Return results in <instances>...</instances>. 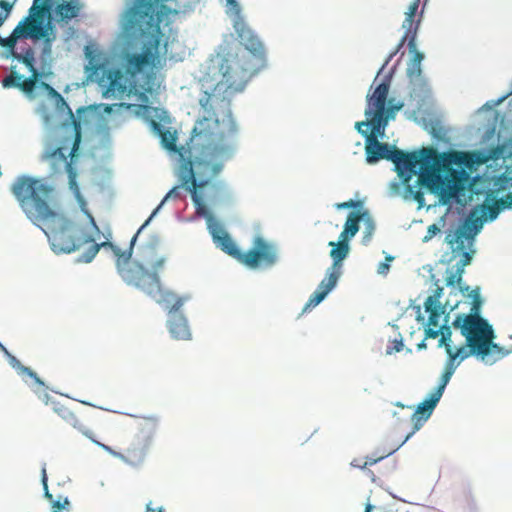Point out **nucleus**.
<instances>
[{"label":"nucleus","mask_w":512,"mask_h":512,"mask_svg":"<svg viewBox=\"0 0 512 512\" xmlns=\"http://www.w3.org/2000/svg\"><path fill=\"white\" fill-rule=\"evenodd\" d=\"M11 192L27 218L48 237L54 252L69 254L88 245L77 261L90 263L100 248H110L116 256L118 272L128 285L138 288L150 297L159 296L157 301L165 304L170 313H177L184 304L185 298L161 288L158 274L164 268V257L155 260L143 258V263H139L131 260L133 246L127 251H121L108 241L96 243L91 230L99 232V228L93 216L86 212L90 221L88 227L53 209L49 201L54 188L45 179L20 176L12 184Z\"/></svg>","instance_id":"obj_1"},{"label":"nucleus","mask_w":512,"mask_h":512,"mask_svg":"<svg viewBox=\"0 0 512 512\" xmlns=\"http://www.w3.org/2000/svg\"><path fill=\"white\" fill-rule=\"evenodd\" d=\"M389 80L378 84L366 96V120L355 123V129L365 137L366 161L374 164L381 159L394 163L404 186V199H413L421 209L425 206L424 191L433 194L438 203L448 205V151L439 153L432 146L405 152L378 139L394 120L403 103L388 99Z\"/></svg>","instance_id":"obj_2"},{"label":"nucleus","mask_w":512,"mask_h":512,"mask_svg":"<svg viewBox=\"0 0 512 512\" xmlns=\"http://www.w3.org/2000/svg\"><path fill=\"white\" fill-rule=\"evenodd\" d=\"M482 217H474L471 214L464 222L463 229L457 231L455 247H451L450 262L456 261L454 271L450 272V296L460 294L464 303L470 306V314H459L452 322V326L460 329L466 338V346H461L455 351L450 349V366L455 362L458 364L471 355H476L486 364H493L512 353V350H505L504 347L493 343L495 338L492 326L478 314L481 304L478 290H471L462 281L464 268L469 265L475 254L472 248L474 236L483 226ZM462 300H457L454 305L450 304V312L458 308Z\"/></svg>","instance_id":"obj_3"},{"label":"nucleus","mask_w":512,"mask_h":512,"mask_svg":"<svg viewBox=\"0 0 512 512\" xmlns=\"http://www.w3.org/2000/svg\"><path fill=\"white\" fill-rule=\"evenodd\" d=\"M208 142L203 156L186 160L180 166L182 185L191 193L198 214L206 213L205 201H215L226 190L224 182H212L232 158L237 125L230 113L221 119L203 117L194 128Z\"/></svg>","instance_id":"obj_4"},{"label":"nucleus","mask_w":512,"mask_h":512,"mask_svg":"<svg viewBox=\"0 0 512 512\" xmlns=\"http://www.w3.org/2000/svg\"><path fill=\"white\" fill-rule=\"evenodd\" d=\"M168 0H126L120 17L123 33L143 43V51L127 57L125 70L136 76L148 66H155L159 60V47L164 37L162 25L170 23L175 13L165 5Z\"/></svg>","instance_id":"obj_5"},{"label":"nucleus","mask_w":512,"mask_h":512,"mask_svg":"<svg viewBox=\"0 0 512 512\" xmlns=\"http://www.w3.org/2000/svg\"><path fill=\"white\" fill-rule=\"evenodd\" d=\"M241 47L228 52L220 64L221 79L211 92L204 91L199 105L208 114L207 118L218 117L216 110L221 107L223 117L231 113V98L242 92L249 80L261 69L265 61V49L260 40L240 41Z\"/></svg>","instance_id":"obj_6"},{"label":"nucleus","mask_w":512,"mask_h":512,"mask_svg":"<svg viewBox=\"0 0 512 512\" xmlns=\"http://www.w3.org/2000/svg\"><path fill=\"white\" fill-rule=\"evenodd\" d=\"M501 152L499 147L492 148L488 152L481 150L462 152L450 149V201L454 200L462 206L469 203L475 193L471 174L479 166L498 159Z\"/></svg>","instance_id":"obj_7"},{"label":"nucleus","mask_w":512,"mask_h":512,"mask_svg":"<svg viewBox=\"0 0 512 512\" xmlns=\"http://www.w3.org/2000/svg\"><path fill=\"white\" fill-rule=\"evenodd\" d=\"M52 5V0H33L29 15L17 24L10 36L7 38L0 36V46L10 50L13 55L16 43L20 38L43 39L44 51L50 52L56 35L51 21L48 20L44 25V20L50 18Z\"/></svg>","instance_id":"obj_8"},{"label":"nucleus","mask_w":512,"mask_h":512,"mask_svg":"<svg viewBox=\"0 0 512 512\" xmlns=\"http://www.w3.org/2000/svg\"><path fill=\"white\" fill-rule=\"evenodd\" d=\"M210 232L217 247L250 269H257L260 266L271 267L277 262L275 246L262 237L258 236L254 239L250 250L241 252L219 223L210 225Z\"/></svg>","instance_id":"obj_9"},{"label":"nucleus","mask_w":512,"mask_h":512,"mask_svg":"<svg viewBox=\"0 0 512 512\" xmlns=\"http://www.w3.org/2000/svg\"><path fill=\"white\" fill-rule=\"evenodd\" d=\"M448 384V365L444 368L441 374L440 382L431 393L418 404L416 409L412 406H405L401 403H396V406L400 408L399 411L393 412V417L396 419V424L401 426L405 423H410L411 428L406 434L404 440L398 446L403 445L414 433H416L424 425V423L432 415L436 405L441 399L446 385Z\"/></svg>","instance_id":"obj_10"},{"label":"nucleus","mask_w":512,"mask_h":512,"mask_svg":"<svg viewBox=\"0 0 512 512\" xmlns=\"http://www.w3.org/2000/svg\"><path fill=\"white\" fill-rule=\"evenodd\" d=\"M99 85L104 88L103 96L123 99L137 92V80L121 69L103 70Z\"/></svg>","instance_id":"obj_11"},{"label":"nucleus","mask_w":512,"mask_h":512,"mask_svg":"<svg viewBox=\"0 0 512 512\" xmlns=\"http://www.w3.org/2000/svg\"><path fill=\"white\" fill-rule=\"evenodd\" d=\"M151 437L149 435H136L124 451H117L111 446L94 441L111 456L121 460L131 467L141 466L146 458Z\"/></svg>","instance_id":"obj_12"},{"label":"nucleus","mask_w":512,"mask_h":512,"mask_svg":"<svg viewBox=\"0 0 512 512\" xmlns=\"http://www.w3.org/2000/svg\"><path fill=\"white\" fill-rule=\"evenodd\" d=\"M442 288H438L433 295L427 297L424 302L425 311L428 315L427 328L425 329L426 338H437L439 335V346L444 345L448 351L447 337L445 330L448 331L446 323L440 325L439 319L444 314V306L439 301Z\"/></svg>","instance_id":"obj_13"},{"label":"nucleus","mask_w":512,"mask_h":512,"mask_svg":"<svg viewBox=\"0 0 512 512\" xmlns=\"http://www.w3.org/2000/svg\"><path fill=\"white\" fill-rule=\"evenodd\" d=\"M361 212H350L344 225L343 231L340 233L339 241H330L329 246L332 248L330 257L333 260L334 266L342 267L343 260L348 256L350 247L349 240L353 238L359 231V222L362 219Z\"/></svg>","instance_id":"obj_14"},{"label":"nucleus","mask_w":512,"mask_h":512,"mask_svg":"<svg viewBox=\"0 0 512 512\" xmlns=\"http://www.w3.org/2000/svg\"><path fill=\"white\" fill-rule=\"evenodd\" d=\"M421 0H413L408 7V11L405 13V19L402 23V28L405 30L403 37L401 38L399 44L397 45L395 51H393L386 63H388L403 47L405 42H407L408 48L411 50H415V40L420 24V19L415 20L419 5Z\"/></svg>","instance_id":"obj_15"},{"label":"nucleus","mask_w":512,"mask_h":512,"mask_svg":"<svg viewBox=\"0 0 512 512\" xmlns=\"http://www.w3.org/2000/svg\"><path fill=\"white\" fill-rule=\"evenodd\" d=\"M341 274L342 267H335L334 263H332L331 267L327 271V276L320 282L317 289L310 296L305 305V310L317 306L322 300H324L329 292L336 286Z\"/></svg>","instance_id":"obj_16"},{"label":"nucleus","mask_w":512,"mask_h":512,"mask_svg":"<svg viewBox=\"0 0 512 512\" xmlns=\"http://www.w3.org/2000/svg\"><path fill=\"white\" fill-rule=\"evenodd\" d=\"M79 143H80V134L77 133L75 136L73 147H72L71 151L69 152V154L66 153V148H64V147H57L49 153L50 158L59 160V161L65 163V169H66V172L68 174V179H69V187L76 195L80 194L79 187H78V184L76 181L77 171L73 167L72 162L67 161V157L70 156L71 158H73L75 156V153L77 152V150L79 148Z\"/></svg>","instance_id":"obj_17"},{"label":"nucleus","mask_w":512,"mask_h":512,"mask_svg":"<svg viewBox=\"0 0 512 512\" xmlns=\"http://www.w3.org/2000/svg\"><path fill=\"white\" fill-rule=\"evenodd\" d=\"M228 14L233 19V27L240 41L259 40L253 31L247 26L241 15V7L236 0H226Z\"/></svg>","instance_id":"obj_18"},{"label":"nucleus","mask_w":512,"mask_h":512,"mask_svg":"<svg viewBox=\"0 0 512 512\" xmlns=\"http://www.w3.org/2000/svg\"><path fill=\"white\" fill-rule=\"evenodd\" d=\"M54 411L69 425L79 430L82 434L90 438L93 442V432L88 429L81 417L64 405H56Z\"/></svg>","instance_id":"obj_19"},{"label":"nucleus","mask_w":512,"mask_h":512,"mask_svg":"<svg viewBox=\"0 0 512 512\" xmlns=\"http://www.w3.org/2000/svg\"><path fill=\"white\" fill-rule=\"evenodd\" d=\"M169 332L177 340H188L191 332L186 318L179 313H174L169 320Z\"/></svg>","instance_id":"obj_20"},{"label":"nucleus","mask_w":512,"mask_h":512,"mask_svg":"<svg viewBox=\"0 0 512 512\" xmlns=\"http://www.w3.org/2000/svg\"><path fill=\"white\" fill-rule=\"evenodd\" d=\"M81 11L79 0H69L59 3L55 8V18L57 22H68L76 18Z\"/></svg>","instance_id":"obj_21"},{"label":"nucleus","mask_w":512,"mask_h":512,"mask_svg":"<svg viewBox=\"0 0 512 512\" xmlns=\"http://www.w3.org/2000/svg\"><path fill=\"white\" fill-rule=\"evenodd\" d=\"M153 129L159 134L161 143L163 146L172 152L177 151V136L175 132H171L168 129H164L159 123L152 121Z\"/></svg>","instance_id":"obj_22"},{"label":"nucleus","mask_w":512,"mask_h":512,"mask_svg":"<svg viewBox=\"0 0 512 512\" xmlns=\"http://www.w3.org/2000/svg\"><path fill=\"white\" fill-rule=\"evenodd\" d=\"M486 201H491V203L482 204V218L485 221H494L502 211L494 198V191L487 193Z\"/></svg>","instance_id":"obj_23"},{"label":"nucleus","mask_w":512,"mask_h":512,"mask_svg":"<svg viewBox=\"0 0 512 512\" xmlns=\"http://www.w3.org/2000/svg\"><path fill=\"white\" fill-rule=\"evenodd\" d=\"M4 352L8 356L9 364L16 369L19 374L27 375L39 386H44V382L31 368L24 366L15 356L11 355L8 350H5Z\"/></svg>","instance_id":"obj_24"},{"label":"nucleus","mask_w":512,"mask_h":512,"mask_svg":"<svg viewBox=\"0 0 512 512\" xmlns=\"http://www.w3.org/2000/svg\"><path fill=\"white\" fill-rule=\"evenodd\" d=\"M42 483L45 489V497L52 503V512H62L63 510L68 509V506L70 505L68 498L65 497L63 500L59 498L58 500L53 501V496L48 492L47 488V475L45 468L42 470Z\"/></svg>","instance_id":"obj_25"},{"label":"nucleus","mask_w":512,"mask_h":512,"mask_svg":"<svg viewBox=\"0 0 512 512\" xmlns=\"http://www.w3.org/2000/svg\"><path fill=\"white\" fill-rule=\"evenodd\" d=\"M13 58L23 63L29 69L30 73L38 71L35 67V52L31 47L27 48L23 54L13 52Z\"/></svg>","instance_id":"obj_26"},{"label":"nucleus","mask_w":512,"mask_h":512,"mask_svg":"<svg viewBox=\"0 0 512 512\" xmlns=\"http://www.w3.org/2000/svg\"><path fill=\"white\" fill-rule=\"evenodd\" d=\"M180 197V192L178 187L172 188L164 197V199L161 201L160 205L153 211L152 215L146 220V222L140 227V229L137 231V233L133 236L131 239V246L134 245L137 236L142 231V229L149 223L150 219L157 213V211L161 208V206L168 200V199H178Z\"/></svg>","instance_id":"obj_27"},{"label":"nucleus","mask_w":512,"mask_h":512,"mask_svg":"<svg viewBox=\"0 0 512 512\" xmlns=\"http://www.w3.org/2000/svg\"><path fill=\"white\" fill-rule=\"evenodd\" d=\"M39 76H40V74L38 71H33V73H31L30 77L25 78V79L22 78L19 81L18 88L25 93H31L36 86Z\"/></svg>","instance_id":"obj_28"},{"label":"nucleus","mask_w":512,"mask_h":512,"mask_svg":"<svg viewBox=\"0 0 512 512\" xmlns=\"http://www.w3.org/2000/svg\"><path fill=\"white\" fill-rule=\"evenodd\" d=\"M14 7V2H9L7 0H0V27L4 24V22L10 16Z\"/></svg>","instance_id":"obj_29"},{"label":"nucleus","mask_w":512,"mask_h":512,"mask_svg":"<svg viewBox=\"0 0 512 512\" xmlns=\"http://www.w3.org/2000/svg\"><path fill=\"white\" fill-rule=\"evenodd\" d=\"M409 50H410V52L413 53L411 67L409 68V70L411 71L412 74L415 73V74L419 75L421 73L420 65H421V61L424 58V55L421 52H419L416 48H415V50H411V49H409Z\"/></svg>","instance_id":"obj_30"},{"label":"nucleus","mask_w":512,"mask_h":512,"mask_svg":"<svg viewBox=\"0 0 512 512\" xmlns=\"http://www.w3.org/2000/svg\"><path fill=\"white\" fill-rule=\"evenodd\" d=\"M23 78L22 75L18 74L17 72H11L10 75L4 78L2 81V85L5 88L10 87H17L19 86V81Z\"/></svg>","instance_id":"obj_31"},{"label":"nucleus","mask_w":512,"mask_h":512,"mask_svg":"<svg viewBox=\"0 0 512 512\" xmlns=\"http://www.w3.org/2000/svg\"><path fill=\"white\" fill-rule=\"evenodd\" d=\"M404 347L402 337L395 338L390 342V345L387 347V354H392L395 352H400Z\"/></svg>","instance_id":"obj_32"},{"label":"nucleus","mask_w":512,"mask_h":512,"mask_svg":"<svg viewBox=\"0 0 512 512\" xmlns=\"http://www.w3.org/2000/svg\"><path fill=\"white\" fill-rule=\"evenodd\" d=\"M383 457H380L378 459H354L352 462H351V465L354 466V467H357V468H361V469H364L366 468L368 465H373L375 464L378 460L382 459Z\"/></svg>","instance_id":"obj_33"},{"label":"nucleus","mask_w":512,"mask_h":512,"mask_svg":"<svg viewBox=\"0 0 512 512\" xmlns=\"http://www.w3.org/2000/svg\"><path fill=\"white\" fill-rule=\"evenodd\" d=\"M501 210L512 209V192H509L505 197L495 199Z\"/></svg>","instance_id":"obj_34"},{"label":"nucleus","mask_w":512,"mask_h":512,"mask_svg":"<svg viewBox=\"0 0 512 512\" xmlns=\"http://www.w3.org/2000/svg\"><path fill=\"white\" fill-rule=\"evenodd\" d=\"M394 257L387 256L385 262H381L377 267V273L380 275H387L390 269L389 262L393 261Z\"/></svg>","instance_id":"obj_35"},{"label":"nucleus","mask_w":512,"mask_h":512,"mask_svg":"<svg viewBox=\"0 0 512 512\" xmlns=\"http://www.w3.org/2000/svg\"><path fill=\"white\" fill-rule=\"evenodd\" d=\"M439 232H440V228L436 224L430 225L427 229L426 235L423 238V242H428Z\"/></svg>","instance_id":"obj_36"},{"label":"nucleus","mask_w":512,"mask_h":512,"mask_svg":"<svg viewBox=\"0 0 512 512\" xmlns=\"http://www.w3.org/2000/svg\"><path fill=\"white\" fill-rule=\"evenodd\" d=\"M358 205V202L354 200H349L346 202L337 203L335 206L337 209H346V208H352Z\"/></svg>","instance_id":"obj_37"},{"label":"nucleus","mask_w":512,"mask_h":512,"mask_svg":"<svg viewBox=\"0 0 512 512\" xmlns=\"http://www.w3.org/2000/svg\"><path fill=\"white\" fill-rule=\"evenodd\" d=\"M146 510H147L148 512H154V511H155V509H153V508L150 506V504H148V505H147Z\"/></svg>","instance_id":"obj_38"},{"label":"nucleus","mask_w":512,"mask_h":512,"mask_svg":"<svg viewBox=\"0 0 512 512\" xmlns=\"http://www.w3.org/2000/svg\"><path fill=\"white\" fill-rule=\"evenodd\" d=\"M371 508H372V505L368 504V505L366 506V510H365V512H370Z\"/></svg>","instance_id":"obj_39"},{"label":"nucleus","mask_w":512,"mask_h":512,"mask_svg":"<svg viewBox=\"0 0 512 512\" xmlns=\"http://www.w3.org/2000/svg\"><path fill=\"white\" fill-rule=\"evenodd\" d=\"M157 512H165L164 508L163 507H159L157 510Z\"/></svg>","instance_id":"obj_40"},{"label":"nucleus","mask_w":512,"mask_h":512,"mask_svg":"<svg viewBox=\"0 0 512 512\" xmlns=\"http://www.w3.org/2000/svg\"><path fill=\"white\" fill-rule=\"evenodd\" d=\"M111 109H112V107H111V106H108L105 110H106L107 112H110V111H111Z\"/></svg>","instance_id":"obj_41"},{"label":"nucleus","mask_w":512,"mask_h":512,"mask_svg":"<svg viewBox=\"0 0 512 512\" xmlns=\"http://www.w3.org/2000/svg\"><path fill=\"white\" fill-rule=\"evenodd\" d=\"M0 348H1L3 351L7 350V349H6V348H5L1 343H0Z\"/></svg>","instance_id":"obj_42"},{"label":"nucleus","mask_w":512,"mask_h":512,"mask_svg":"<svg viewBox=\"0 0 512 512\" xmlns=\"http://www.w3.org/2000/svg\"><path fill=\"white\" fill-rule=\"evenodd\" d=\"M418 320H423L424 318L421 317V315L419 314L418 317H417Z\"/></svg>","instance_id":"obj_43"}]
</instances>
